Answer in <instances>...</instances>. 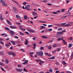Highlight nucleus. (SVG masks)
Listing matches in <instances>:
<instances>
[{
    "instance_id": "1",
    "label": "nucleus",
    "mask_w": 73,
    "mask_h": 73,
    "mask_svg": "<svg viewBox=\"0 0 73 73\" xmlns=\"http://www.w3.org/2000/svg\"><path fill=\"white\" fill-rule=\"evenodd\" d=\"M36 53L37 55H38V56H42L43 55V52L42 51H40V52H36Z\"/></svg>"
},
{
    "instance_id": "2",
    "label": "nucleus",
    "mask_w": 73,
    "mask_h": 73,
    "mask_svg": "<svg viewBox=\"0 0 73 73\" xmlns=\"http://www.w3.org/2000/svg\"><path fill=\"white\" fill-rule=\"evenodd\" d=\"M65 31H66L64 30L61 32H58L57 33V34L58 35H63Z\"/></svg>"
},
{
    "instance_id": "3",
    "label": "nucleus",
    "mask_w": 73,
    "mask_h": 73,
    "mask_svg": "<svg viewBox=\"0 0 73 73\" xmlns=\"http://www.w3.org/2000/svg\"><path fill=\"white\" fill-rule=\"evenodd\" d=\"M13 11L15 12V13H17L18 12V11L17 9H16V7H14L13 8Z\"/></svg>"
},
{
    "instance_id": "4",
    "label": "nucleus",
    "mask_w": 73,
    "mask_h": 73,
    "mask_svg": "<svg viewBox=\"0 0 73 73\" xmlns=\"http://www.w3.org/2000/svg\"><path fill=\"white\" fill-rule=\"evenodd\" d=\"M12 35H15V33L13 32V31L12 30H10L8 31Z\"/></svg>"
},
{
    "instance_id": "5",
    "label": "nucleus",
    "mask_w": 73,
    "mask_h": 73,
    "mask_svg": "<svg viewBox=\"0 0 73 73\" xmlns=\"http://www.w3.org/2000/svg\"><path fill=\"white\" fill-rule=\"evenodd\" d=\"M27 30L28 32H31V33H34L35 31H34L33 30H31L29 29H27Z\"/></svg>"
},
{
    "instance_id": "6",
    "label": "nucleus",
    "mask_w": 73,
    "mask_h": 73,
    "mask_svg": "<svg viewBox=\"0 0 73 73\" xmlns=\"http://www.w3.org/2000/svg\"><path fill=\"white\" fill-rule=\"evenodd\" d=\"M9 27L11 29H17V27L14 26H9Z\"/></svg>"
},
{
    "instance_id": "7",
    "label": "nucleus",
    "mask_w": 73,
    "mask_h": 73,
    "mask_svg": "<svg viewBox=\"0 0 73 73\" xmlns=\"http://www.w3.org/2000/svg\"><path fill=\"white\" fill-rule=\"evenodd\" d=\"M16 70L19 72H22V69L16 68Z\"/></svg>"
},
{
    "instance_id": "8",
    "label": "nucleus",
    "mask_w": 73,
    "mask_h": 73,
    "mask_svg": "<svg viewBox=\"0 0 73 73\" xmlns=\"http://www.w3.org/2000/svg\"><path fill=\"white\" fill-rule=\"evenodd\" d=\"M23 61H25V62H24L22 63L23 65H25L28 62V60H24Z\"/></svg>"
},
{
    "instance_id": "9",
    "label": "nucleus",
    "mask_w": 73,
    "mask_h": 73,
    "mask_svg": "<svg viewBox=\"0 0 73 73\" xmlns=\"http://www.w3.org/2000/svg\"><path fill=\"white\" fill-rule=\"evenodd\" d=\"M16 17H17V19H19V20H21V17L20 16H19V15H16Z\"/></svg>"
},
{
    "instance_id": "10",
    "label": "nucleus",
    "mask_w": 73,
    "mask_h": 73,
    "mask_svg": "<svg viewBox=\"0 0 73 73\" xmlns=\"http://www.w3.org/2000/svg\"><path fill=\"white\" fill-rule=\"evenodd\" d=\"M55 25H57V26H58L59 27H62V24H54Z\"/></svg>"
},
{
    "instance_id": "11",
    "label": "nucleus",
    "mask_w": 73,
    "mask_h": 73,
    "mask_svg": "<svg viewBox=\"0 0 73 73\" xmlns=\"http://www.w3.org/2000/svg\"><path fill=\"white\" fill-rule=\"evenodd\" d=\"M32 13H33V15L34 16H36V15L37 14V13L34 11L32 12Z\"/></svg>"
},
{
    "instance_id": "12",
    "label": "nucleus",
    "mask_w": 73,
    "mask_h": 73,
    "mask_svg": "<svg viewBox=\"0 0 73 73\" xmlns=\"http://www.w3.org/2000/svg\"><path fill=\"white\" fill-rule=\"evenodd\" d=\"M33 49H35V48H36V46H37V45L36 43H34L33 44Z\"/></svg>"
},
{
    "instance_id": "13",
    "label": "nucleus",
    "mask_w": 73,
    "mask_h": 73,
    "mask_svg": "<svg viewBox=\"0 0 73 73\" xmlns=\"http://www.w3.org/2000/svg\"><path fill=\"white\" fill-rule=\"evenodd\" d=\"M13 52H9L8 53V55H9V56H11V54H13Z\"/></svg>"
},
{
    "instance_id": "14",
    "label": "nucleus",
    "mask_w": 73,
    "mask_h": 73,
    "mask_svg": "<svg viewBox=\"0 0 73 73\" xmlns=\"http://www.w3.org/2000/svg\"><path fill=\"white\" fill-rule=\"evenodd\" d=\"M7 23L9 24L10 25H12V23H11V22H10V21H9L7 20Z\"/></svg>"
},
{
    "instance_id": "15",
    "label": "nucleus",
    "mask_w": 73,
    "mask_h": 73,
    "mask_svg": "<svg viewBox=\"0 0 73 73\" xmlns=\"http://www.w3.org/2000/svg\"><path fill=\"white\" fill-rule=\"evenodd\" d=\"M48 59H51V60H54L55 59V57L52 56L51 58H48Z\"/></svg>"
},
{
    "instance_id": "16",
    "label": "nucleus",
    "mask_w": 73,
    "mask_h": 73,
    "mask_svg": "<svg viewBox=\"0 0 73 73\" xmlns=\"http://www.w3.org/2000/svg\"><path fill=\"white\" fill-rule=\"evenodd\" d=\"M39 62H40L39 63V65H42V64H44V62L43 61H41V60H40Z\"/></svg>"
},
{
    "instance_id": "17",
    "label": "nucleus",
    "mask_w": 73,
    "mask_h": 73,
    "mask_svg": "<svg viewBox=\"0 0 73 73\" xmlns=\"http://www.w3.org/2000/svg\"><path fill=\"white\" fill-rule=\"evenodd\" d=\"M5 63H6V64H8L9 63V61H8V60L7 59L5 60Z\"/></svg>"
},
{
    "instance_id": "18",
    "label": "nucleus",
    "mask_w": 73,
    "mask_h": 73,
    "mask_svg": "<svg viewBox=\"0 0 73 73\" xmlns=\"http://www.w3.org/2000/svg\"><path fill=\"white\" fill-rule=\"evenodd\" d=\"M5 30H6V31H10V29L7 27L5 28Z\"/></svg>"
},
{
    "instance_id": "19",
    "label": "nucleus",
    "mask_w": 73,
    "mask_h": 73,
    "mask_svg": "<svg viewBox=\"0 0 73 73\" xmlns=\"http://www.w3.org/2000/svg\"><path fill=\"white\" fill-rule=\"evenodd\" d=\"M0 3H5V1H4V0H0Z\"/></svg>"
},
{
    "instance_id": "20",
    "label": "nucleus",
    "mask_w": 73,
    "mask_h": 73,
    "mask_svg": "<svg viewBox=\"0 0 73 73\" xmlns=\"http://www.w3.org/2000/svg\"><path fill=\"white\" fill-rule=\"evenodd\" d=\"M4 63L1 62H0V65H1V66H4Z\"/></svg>"
},
{
    "instance_id": "21",
    "label": "nucleus",
    "mask_w": 73,
    "mask_h": 73,
    "mask_svg": "<svg viewBox=\"0 0 73 73\" xmlns=\"http://www.w3.org/2000/svg\"><path fill=\"white\" fill-rule=\"evenodd\" d=\"M42 37L43 38H46V39L48 38L46 36H42Z\"/></svg>"
},
{
    "instance_id": "22",
    "label": "nucleus",
    "mask_w": 73,
    "mask_h": 73,
    "mask_svg": "<svg viewBox=\"0 0 73 73\" xmlns=\"http://www.w3.org/2000/svg\"><path fill=\"white\" fill-rule=\"evenodd\" d=\"M66 23H61L62 27H65V24Z\"/></svg>"
},
{
    "instance_id": "23",
    "label": "nucleus",
    "mask_w": 73,
    "mask_h": 73,
    "mask_svg": "<svg viewBox=\"0 0 73 73\" xmlns=\"http://www.w3.org/2000/svg\"><path fill=\"white\" fill-rule=\"evenodd\" d=\"M2 36H4L5 37L7 36V34L5 33L2 34Z\"/></svg>"
},
{
    "instance_id": "24",
    "label": "nucleus",
    "mask_w": 73,
    "mask_h": 73,
    "mask_svg": "<svg viewBox=\"0 0 73 73\" xmlns=\"http://www.w3.org/2000/svg\"><path fill=\"white\" fill-rule=\"evenodd\" d=\"M25 9H27V10H28V11H31V9H29L27 7H25Z\"/></svg>"
},
{
    "instance_id": "25",
    "label": "nucleus",
    "mask_w": 73,
    "mask_h": 73,
    "mask_svg": "<svg viewBox=\"0 0 73 73\" xmlns=\"http://www.w3.org/2000/svg\"><path fill=\"white\" fill-rule=\"evenodd\" d=\"M11 43H12V44H13V45H15V42L14 41H11Z\"/></svg>"
},
{
    "instance_id": "26",
    "label": "nucleus",
    "mask_w": 73,
    "mask_h": 73,
    "mask_svg": "<svg viewBox=\"0 0 73 73\" xmlns=\"http://www.w3.org/2000/svg\"><path fill=\"white\" fill-rule=\"evenodd\" d=\"M64 38L63 37H62V38H58L57 39V41H60V40H62Z\"/></svg>"
},
{
    "instance_id": "27",
    "label": "nucleus",
    "mask_w": 73,
    "mask_h": 73,
    "mask_svg": "<svg viewBox=\"0 0 73 73\" xmlns=\"http://www.w3.org/2000/svg\"><path fill=\"white\" fill-rule=\"evenodd\" d=\"M19 27L20 28V30H21V29H22V28H23V26L21 25H20L19 26Z\"/></svg>"
},
{
    "instance_id": "28",
    "label": "nucleus",
    "mask_w": 73,
    "mask_h": 73,
    "mask_svg": "<svg viewBox=\"0 0 73 73\" xmlns=\"http://www.w3.org/2000/svg\"><path fill=\"white\" fill-rule=\"evenodd\" d=\"M9 44H11V43H8L7 44H5V46H9Z\"/></svg>"
},
{
    "instance_id": "29",
    "label": "nucleus",
    "mask_w": 73,
    "mask_h": 73,
    "mask_svg": "<svg viewBox=\"0 0 73 73\" xmlns=\"http://www.w3.org/2000/svg\"><path fill=\"white\" fill-rule=\"evenodd\" d=\"M20 35H21L22 36H24V34L21 32L20 33Z\"/></svg>"
},
{
    "instance_id": "30",
    "label": "nucleus",
    "mask_w": 73,
    "mask_h": 73,
    "mask_svg": "<svg viewBox=\"0 0 73 73\" xmlns=\"http://www.w3.org/2000/svg\"><path fill=\"white\" fill-rule=\"evenodd\" d=\"M71 25L69 24H67L66 25H65V27H70V26H71Z\"/></svg>"
},
{
    "instance_id": "31",
    "label": "nucleus",
    "mask_w": 73,
    "mask_h": 73,
    "mask_svg": "<svg viewBox=\"0 0 73 73\" xmlns=\"http://www.w3.org/2000/svg\"><path fill=\"white\" fill-rule=\"evenodd\" d=\"M57 46V44H55L53 45V48H55V47H56V46Z\"/></svg>"
},
{
    "instance_id": "32",
    "label": "nucleus",
    "mask_w": 73,
    "mask_h": 73,
    "mask_svg": "<svg viewBox=\"0 0 73 73\" xmlns=\"http://www.w3.org/2000/svg\"><path fill=\"white\" fill-rule=\"evenodd\" d=\"M24 19H25V20L27 19V18H28V17L27 15L24 16Z\"/></svg>"
},
{
    "instance_id": "33",
    "label": "nucleus",
    "mask_w": 73,
    "mask_h": 73,
    "mask_svg": "<svg viewBox=\"0 0 73 73\" xmlns=\"http://www.w3.org/2000/svg\"><path fill=\"white\" fill-rule=\"evenodd\" d=\"M0 68H1L2 70H3V71H4V72L5 71V70L4 69V68H3L1 66Z\"/></svg>"
},
{
    "instance_id": "34",
    "label": "nucleus",
    "mask_w": 73,
    "mask_h": 73,
    "mask_svg": "<svg viewBox=\"0 0 73 73\" xmlns=\"http://www.w3.org/2000/svg\"><path fill=\"white\" fill-rule=\"evenodd\" d=\"M56 50L58 52H59L60 51V50H61V48H58L57 49H56Z\"/></svg>"
},
{
    "instance_id": "35",
    "label": "nucleus",
    "mask_w": 73,
    "mask_h": 73,
    "mask_svg": "<svg viewBox=\"0 0 73 73\" xmlns=\"http://www.w3.org/2000/svg\"><path fill=\"white\" fill-rule=\"evenodd\" d=\"M2 5L3 6H7V5L5 3H3L2 4Z\"/></svg>"
},
{
    "instance_id": "36",
    "label": "nucleus",
    "mask_w": 73,
    "mask_h": 73,
    "mask_svg": "<svg viewBox=\"0 0 73 73\" xmlns=\"http://www.w3.org/2000/svg\"><path fill=\"white\" fill-rule=\"evenodd\" d=\"M23 70L25 72H28L25 68L23 69Z\"/></svg>"
},
{
    "instance_id": "37",
    "label": "nucleus",
    "mask_w": 73,
    "mask_h": 73,
    "mask_svg": "<svg viewBox=\"0 0 73 73\" xmlns=\"http://www.w3.org/2000/svg\"><path fill=\"white\" fill-rule=\"evenodd\" d=\"M72 44H70L69 45L68 48H71V47H72Z\"/></svg>"
},
{
    "instance_id": "38",
    "label": "nucleus",
    "mask_w": 73,
    "mask_h": 73,
    "mask_svg": "<svg viewBox=\"0 0 73 73\" xmlns=\"http://www.w3.org/2000/svg\"><path fill=\"white\" fill-rule=\"evenodd\" d=\"M52 13L53 14H55V15H57V14H58V13H57L56 12H53Z\"/></svg>"
},
{
    "instance_id": "39",
    "label": "nucleus",
    "mask_w": 73,
    "mask_h": 73,
    "mask_svg": "<svg viewBox=\"0 0 73 73\" xmlns=\"http://www.w3.org/2000/svg\"><path fill=\"white\" fill-rule=\"evenodd\" d=\"M53 25H48V28H50V27H53Z\"/></svg>"
},
{
    "instance_id": "40",
    "label": "nucleus",
    "mask_w": 73,
    "mask_h": 73,
    "mask_svg": "<svg viewBox=\"0 0 73 73\" xmlns=\"http://www.w3.org/2000/svg\"><path fill=\"white\" fill-rule=\"evenodd\" d=\"M27 2H23V3L22 4H23V5H24L25 6L26 5V3Z\"/></svg>"
},
{
    "instance_id": "41",
    "label": "nucleus",
    "mask_w": 73,
    "mask_h": 73,
    "mask_svg": "<svg viewBox=\"0 0 73 73\" xmlns=\"http://www.w3.org/2000/svg\"><path fill=\"white\" fill-rule=\"evenodd\" d=\"M69 40H70V41H72V40H73V38L70 37V38L68 39Z\"/></svg>"
},
{
    "instance_id": "42",
    "label": "nucleus",
    "mask_w": 73,
    "mask_h": 73,
    "mask_svg": "<svg viewBox=\"0 0 73 73\" xmlns=\"http://www.w3.org/2000/svg\"><path fill=\"white\" fill-rule=\"evenodd\" d=\"M73 54H72L71 56V57H70L71 59V60H72V59H73Z\"/></svg>"
},
{
    "instance_id": "43",
    "label": "nucleus",
    "mask_w": 73,
    "mask_h": 73,
    "mask_svg": "<svg viewBox=\"0 0 73 73\" xmlns=\"http://www.w3.org/2000/svg\"><path fill=\"white\" fill-rule=\"evenodd\" d=\"M56 52V50H54L53 51H52V53H54Z\"/></svg>"
},
{
    "instance_id": "44",
    "label": "nucleus",
    "mask_w": 73,
    "mask_h": 73,
    "mask_svg": "<svg viewBox=\"0 0 73 73\" xmlns=\"http://www.w3.org/2000/svg\"><path fill=\"white\" fill-rule=\"evenodd\" d=\"M0 54H1V55H2V56H4V53L3 52H0Z\"/></svg>"
},
{
    "instance_id": "45",
    "label": "nucleus",
    "mask_w": 73,
    "mask_h": 73,
    "mask_svg": "<svg viewBox=\"0 0 73 73\" xmlns=\"http://www.w3.org/2000/svg\"><path fill=\"white\" fill-rule=\"evenodd\" d=\"M63 65H66V63L65 62V61H63Z\"/></svg>"
},
{
    "instance_id": "46",
    "label": "nucleus",
    "mask_w": 73,
    "mask_h": 73,
    "mask_svg": "<svg viewBox=\"0 0 73 73\" xmlns=\"http://www.w3.org/2000/svg\"><path fill=\"white\" fill-rule=\"evenodd\" d=\"M21 30H22L23 31H26V29H21Z\"/></svg>"
},
{
    "instance_id": "47",
    "label": "nucleus",
    "mask_w": 73,
    "mask_h": 73,
    "mask_svg": "<svg viewBox=\"0 0 73 73\" xmlns=\"http://www.w3.org/2000/svg\"><path fill=\"white\" fill-rule=\"evenodd\" d=\"M18 67V68H21V65L20 64H19L17 66Z\"/></svg>"
},
{
    "instance_id": "48",
    "label": "nucleus",
    "mask_w": 73,
    "mask_h": 73,
    "mask_svg": "<svg viewBox=\"0 0 73 73\" xmlns=\"http://www.w3.org/2000/svg\"><path fill=\"white\" fill-rule=\"evenodd\" d=\"M0 19L1 20H4V19H3V18L2 17L0 16Z\"/></svg>"
},
{
    "instance_id": "49",
    "label": "nucleus",
    "mask_w": 73,
    "mask_h": 73,
    "mask_svg": "<svg viewBox=\"0 0 73 73\" xmlns=\"http://www.w3.org/2000/svg\"><path fill=\"white\" fill-rule=\"evenodd\" d=\"M56 65L58 66L60 65V64H59L58 62H56Z\"/></svg>"
},
{
    "instance_id": "50",
    "label": "nucleus",
    "mask_w": 73,
    "mask_h": 73,
    "mask_svg": "<svg viewBox=\"0 0 73 73\" xmlns=\"http://www.w3.org/2000/svg\"><path fill=\"white\" fill-rule=\"evenodd\" d=\"M20 50H21L22 51V52H25V51L23 49H20Z\"/></svg>"
},
{
    "instance_id": "51",
    "label": "nucleus",
    "mask_w": 73,
    "mask_h": 73,
    "mask_svg": "<svg viewBox=\"0 0 73 73\" xmlns=\"http://www.w3.org/2000/svg\"><path fill=\"white\" fill-rule=\"evenodd\" d=\"M14 2L15 3H16V4H17V5H18V4H19V3H18V2H16L15 1H14Z\"/></svg>"
},
{
    "instance_id": "52",
    "label": "nucleus",
    "mask_w": 73,
    "mask_h": 73,
    "mask_svg": "<svg viewBox=\"0 0 73 73\" xmlns=\"http://www.w3.org/2000/svg\"><path fill=\"white\" fill-rule=\"evenodd\" d=\"M40 50H42L44 49V47H41L40 48Z\"/></svg>"
},
{
    "instance_id": "53",
    "label": "nucleus",
    "mask_w": 73,
    "mask_h": 73,
    "mask_svg": "<svg viewBox=\"0 0 73 73\" xmlns=\"http://www.w3.org/2000/svg\"><path fill=\"white\" fill-rule=\"evenodd\" d=\"M63 42L64 44H66V42H65V41L64 40H63Z\"/></svg>"
},
{
    "instance_id": "54",
    "label": "nucleus",
    "mask_w": 73,
    "mask_h": 73,
    "mask_svg": "<svg viewBox=\"0 0 73 73\" xmlns=\"http://www.w3.org/2000/svg\"><path fill=\"white\" fill-rule=\"evenodd\" d=\"M49 71L50 72H51V73H52V69H49Z\"/></svg>"
},
{
    "instance_id": "55",
    "label": "nucleus",
    "mask_w": 73,
    "mask_h": 73,
    "mask_svg": "<svg viewBox=\"0 0 73 73\" xmlns=\"http://www.w3.org/2000/svg\"><path fill=\"white\" fill-rule=\"evenodd\" d=\"M52 31V29H48V31L49 32H51V31Z\"/></svg>"
},
{
    "instance_id": "56",
    "label": "nucleus",
    "mask_w": 73,
    "mask_h": 73,
    "mask_svg": "<svg viewBox=\"0 0 73 73\" xmlns=\"http://www.w3.org/2000/svg\"><path fill=\"white\" fill-rule=\"evenodd\" d=\"M30 7V6L29 5H28L26 6V7H27V8H29Z\"/></svg>"
},
{
    "instance_id": "57",
    "label": "nucleus",
    "mask_w": 73,
    "mask_h": 73,
    "mask_svg": "<svg viewBox=\"0 0 73 73\" xmlns=\"http://www.w3.org/2000/svg\"><path fill=\"white\" fill-rule=\"evenodd\" d=\"M13 56L14 57H15V56H16V54H15V53H13Z\"/></svg>"
},
{
    "instance_id": "58",
    "label": "nucleus",
    "mask_w": 73,
    "mask_h": 73,
    "mask_svg": "<svg viewBox=\"0 0 73 73\" xmlns=\"http://www.w3.org/2000/svg\"><path fill=\"white\" fill-rule=\"evenodd\" d=\"M72 7H71V8H69L68 9V11H71V10H72Z\"/></svg>"
},
{
    "instance_id": "59",
    "label": "nucleus",
    "mask_w": 73,
    "mask_h": 73,
    "mask_svg": "<svg viewBox=\"0 0 73 73\" xmlns=\"http://www.w3.org/2000/svg\"><path fill=\"white\" fill-rule=\"evenodd\" d=\"M36 37H34L33 38V40H36Z\"/></svg>"
},
{
    "instance_id": "60",
    "label": "nucleus",
    "mask_w": 73,
    "mask_h": 73,
    "mask_svg": "<svg viewBox=\"0 0 73 73\" xmlns=\"http://www.w3.org/2000/svg\"><path fill=\"white\" fill-rule=\"evenodd\" d=\"M35 60L36 61V62H38V61H39V62L40 61V60H38L36 59V60Z\"/></svg>"
},
{
    "instance_id": "61",
    "label": "nucleus",
    "mask_w": 73,
    "mask_h": 73,
    "mask_svg": "<svg viewBox=\"0 0 73 73\" xmlns=\"http://www.w3.org/2000/svg\"><path fill=\"white\" fill-rule=\"evenodd\" d=\"M62 29V28H59V29H58V31H61V30Z\"/></svg>"
},
{
    "instance_id": "62",
    "label": "nucleus",
    "mask_w": 73,
    "mask_h": 73,
    "mask_svg": "<svg viewBox=\"0 0 73 73\" xmlns=\"http://www.w3.org/2000/svg\"><path fill=\"white\" fill-rule=\"evenodd\" d=\"M0 43L1 44H4V43L2 41H0Z\"/></svg>"
},
{
    "instance_id": "63",
    "label": "nucleus",
    "mask_w": 73,
    "mask_h": 73,
    "mask_svg": "<svg viewBox=\"0 0 73 73\" xmlns=\"http://www.w3.org/2000/svg\"><path fill=\"white\" fill-rule=\"evenodd\" d=\"M28 42H25V45H28Z\"/></svg>"
},
{
    "instance_id": "64",
    "label": "nucleus",
    "mask_w": 73,
    "mask_h": 73,
    "mask_svg": "<svg viewBox=\"0 0 73 73\" xmlns=\"http://www.w3.org/2000/svg\"><path fill=\"white\" fill-rule=\"evenodd\" d=\"M58 72H59V70H57L56 71V73H58Z\"/></svg>"
}]
</instances>
